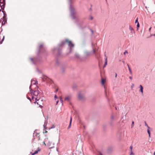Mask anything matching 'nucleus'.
Wrapping results in <instances>:
<instances>
[{
    "mask_svg": "<svg viewBox=\"0 0 155 155\" xmlns=\"http://www.w3.org/2000/svg\"><path fill=\"white\" fill-rule=\"evenodd\" d=\"M3 20H4V23H5V24L7 22V19H3Z\"/></svg>",
    "mask_w": 155,
    "mask_h": 155,
    "instance_id": "obj_37",
    "label": "nucleus"
},
{
    "mask_svg": "<svg viewBox=\"0 0 155 155\" xmlns=\"http://www.w3.org/2000/svg\"><path fill=\"white\" fill-rule=\"evenodd\" d=\"M5 38V36H4L3 37V38L1 41H0V44H2V42L4 40Z\"/></svg>",
    "mask_w": 155,
    "mask_h": 155,
    "instance_id": "obj_33",
    "label": "nucleus"
},
{
    "mask_svg": "<svg viewBox=\"0 0 155 155\" xmlns=\"http://www.w3.org/2000/svg\"><path fill=\"white\" fill-rule=\"evenodd\" d=\"M147 127V128H148V129H150V127L149 126H148Z\"/></svg>",
    "mask_w": 155,
    "mask_h": 155,
    "instance_id": "obj_57",
    "label": "nucleus"
},
{
    "mask_svg": "<svg viewBox=\"0 0 155 155\" xmlns=\"http://www.w3.org/2000/svg\"><path fill=\"white\" fill-rule=\"evenodd\" d=\"M129 29L131 31V33L133 32L134 34L135 33V31H134V29L130 26Z\"/></svg>",
    "mask_w": 155,
    "mask_h": 155,
    "instance_id": "obj_18",
    "label": "nucleus"
},
{
    "mask_svg": "<svg viewBox=\"0 0 155 155\" xmlns=\"http://www.w3.org/2000/svg\"><path fill=\"white\" fill-rule=\"evenodd\" d=\"M97 155H103L100 152H98V153L97 154Z\"/></svg>",
    "mask_w": 155,
    "mask_h": 155,
    "instance_id": "obj_38",
    "label": "nucleus"
},
{
    "mask_svg": "<svg viewBox=\"0 0 155 155\" xmlns=\"http://www.w3.org/2000/svg\"><path fill=\"white\" fill-rule=\"evenodd\" d=\"M129 78L130 79H132V77L131 76H130L129 77Z\"/></svg>",
    "mask_w": 155,
    "mask_h": 155,
    "instance_id": "obj_54",
    "label": "nucleus"
},
{
    "mask_svg": "<svg viewBox=\"0 0 155 155\" xmlns=\"http://www.w3.org/2000/svg\"><path fill=\"white\" fill-rule=\"evenodd\" d=\"M118 118L116 116V115L112 113L111 114L110 119L115 121L117 120Z\"/></svg>",
    "mask_w": 155,
    "mask_h": 155,
    "instance_id": "obj_6",
    "label": "nucleus"
},
{
    "mask_svg": "<svg viewBox=\"0 0 155 155\" xmlns=\"http://www.w3.org/2000/svg\"><path fill=\"white\" fill-rule=\"evenodd\" d=\"M31 155H35V154L34 153V152L33 153H32V152H31Z\"/></svg>",
    "mask_w": 155,
    "mask_h": 155,
    "instance_id": "obj_51",
    "label": "nucleus"
},
{
    "mask_svg": "<svg viewBox=\"0 0 155 155\" xmlns=\"http://www.w3.org/2000/svg\"><path fill=\"white\" fill-rule=\"evenodd\" d=\"M140 91L143 94V87L141 85H140Z\"/></svg>",
    "mask_w": 155,
    "mask_h": 155,
    "instance_id": "obj_19",
    "label": "nucleus"
},
{
    "mask_svg": "<svg viewBox=\"0 0 155 155\" xmlns=\"http://www.w3.org/2000/svg\"><path fill=\"white\" fill-rule=\"evenodd\" d=\"M58 89H56L55 90V92H57L58 91Z\"/></svg>",
    "mask_w": 155,
    "mask_h": 155,
    "instance_id": "obj_56",
    "label": "nucleus"
},
{
    "mask_svg": "<svg viewBox=\"0 0 155 155\" xmlns=\"http://www.w3.org/2000/svg\"><path fill=\"white\" fill-rule=\"evenodd\" d=\"M45 132H43V133L44 134L45 133H47L48 132L47 131H46V129H45Z\"/></svg>",
    "mask_w": 155,
    "mask_h": 155,
    "instance_id": "obj_48",
    "label": "nucleus"
},
{
    "mask_svg": "<svg viewBox=\"0 0 155 155\" xmlns=\"http://www.w3.org/2000/svg\"><path fill=\"white\" fill-rule=\"evenodd\" d=\"M104 64L107 65V58H105V62Z\"/></svg>",
    "mask_w": 155,
    "mask_h": 155,
    "instance_id": "obj_30",
    "label": "nucleus"
},
{
    "mask_svg": "<svg viewBox=\"0 0 155 155\" xmlns=\"http://www.w3.org/2000/svg\"><path fill=\"white\" fill-rule=\"evenodd\" d=\"M70 100V97L69 96H67L64 98L65 101H69Z\"/></svg>",
    "mask_w": 155,
    "mask_h": 155,
    "instance_id": "obj_23",
    "label": "nucleus"
},
{
    "mask_svg": "<svg viewBox=\"0 0 155 155\" xmlns=\"http://www.w3.org/2000/svg\"><path fill=\"white\" fill-rule=\"evenodd\" d=\"M55 126H54V125H53L51 127L48 128V129L50 130L51 129H52V128H55Z\"/></svg>",
    "mask_w": 155,
    "mask_h": 155,
    "instance_id": "obj_31",
    "label": "nucleus"
},
{
    "mask_svg": "<svg viewBox=\"0 0 155 155\" xmlns=\"http://www.w3.org/2000/svg\"><path fill=\"white\" fill-rule=\"evenodd\" d=\"M58 102H59L58 100L57 101H56V105H57L58 103Z\"/></svg>",
    "mask_w": 155,
    "mask_h": 155,
    "instance_id": "obj_49",
    "label": "nucleus"
},
{
    "mask_svg": "<svg viewBox=\"0 0 155 155\" xmlns=\"http://www.w3.org/2000/svg\"><path fill=\"white\" fill-rule=\"evenodd\" d=\"M67 1L69 5V10L70 12L71 16L72 19L75 20V22H78V20L77 18L76 15L77 13V11L76 8L72 5L74 2V0H67Z\"/></svg>",
    "mask_w": 155,
    "mask_h": 155,
    "instance_id": "obj_3",
    "label": "nucleus"
},
{
    "mask_svg": "<svg viewBox=\"0 0 155 155\" xmlns=\"http://www.w3.org/2000/svg\"><path fill=\"white\" fill-rule=\"evenodd\" d=\"M145 125L147 126V127L148 126V125L147 124V123L145 122Z\"/></svg>",
    "mask_w": 155,
    "mask_h": 155,
    "instance_id": "obj_50",
    "label": "nucleus"
},
{
    "mask_svg": "<svg viewBox=\"0 0 155 155\" xmlns=\"http://www.w3.org/2000/svg\"><path fill=\"white\" fill-rule=\"evenodd\" d=\"M134 121H133L132 122V124H131L132 127L133 126H134Z\"/></svg>",
    "mask_w": 155,
    "mask_h": 155,
    "instance_id": "obj_44",
    "label": "nucleus"
},
{
    "mask_svg": "<svg viewBox=\"0 0 155 155\" xmlns=\"http://www.w3.org/2000/svg\"><path fill=\"white\" fill-rule=\"evenodd\" d=\"M40 135L39 133H37L36 135H35L37 137H38V136Z\"/></svg>",
    "mask_w": 155,
    "mask_h": 155,
    "instance_id": "obj_43",
    "label": "nucleus"
},
{
    "mask_svg": "<svg viewBox=\"0 0 155 155\" xmlns=\"http://www.w3.org/2000/svg\"><path fill=\"white\" fill-rule=\"evenodd\" d=\"M151 28H151V27H150V28H149V31H150V30H151Z\"/></svg>",
    "mask_w": 155,
    "mask_h": 155,
    "instance_id": "obj_59",
    "label": "nucleus"
},
{
    "mask_svg": "<svg viewBox=\"0 0 155 155\" xmlns=\"http://www.w3.org/2000/svg\"><path fill=\"white\" fill-rule=\"evenodd\" d=\"M31 98L32 99H33L35 98V97H34L33 96H32L31 97Z\"/></svg>",
    "mask_w": 155,
    "mask_h": 155,
    "instance_id": "obj_55",
    "label": "nucleus"
},
{
    "mask_svg": "<svg viewBox=\"0 0 155 155\" xmlns=\"http://www.w3.org/2000/svg\"><path fill=\"white\" fill-rule=\"evenodd\" d=\"M126 53L127 54L128 52L127 51H125L124 52V55H125Z\"/></svg>",
    "mask_w": 155,
    "mask_h": 155,
    "instance_id": "obj_42",
    "label": "nucleus"
},
{
    "mask_svg": "<svg viewBox=\"0 0 155 155\" xmlns=\"http://www.w3.org/2000/svg\"><path fill=\"white\" fill-rule=\"evenodd\" d=\"M77 88V85L75 84H74L72 86V88L73 90H75Z\"/></svg>",
    "mask_w": 155,
    "mask_h": 155,
    "instance_id": "obj_20",
    "label": "nucleus"
},
{
    "mask_svg": "<svg viewBox=\"0 0 155 155\" xmlns=\"http://www.w3.org/2000/svg\"><path fill=\"white\" fill-rule=\"evenodd\" d=\"M58 98L57 96L56 95H55V96H54V99H55V100H56V99H57Z\"/></svg>",
    "mask_w": 155,
    "mask_h": 155,
    "instance_id": "obj_41",
    "label": "nucleus"
},
{
    "mask_svg": "<svg viewBox=\"0 0 155 155\" xmlns=\"http://www.w3.org/2000/svg\"><path fill=\"white\" fill-rule=\"evenodd\" d=\"M78 98L80 100H84V97L81 94L79 93L78 94Z\"/></svg>",
    "mask_w": 155,
    "mask_h": 155,
    "instance_id": "obj_12",
    "label": "nucleus"
},
{
    "mask_svg": "<svg viewBox=\"0 0 155 155\" xmlns=\"http://www.w3.org/2000/svg\"><path fill=\"white\" fill-rule=\"evenodd\" d=\"M35 131L34 132V133H33V137H34V134L35 133Z\"/></svg>",
    "mask_w": 155,
    "mask_h": 155,
    "instance_id": "obj_61",
    "label": "nucleus"
},
{
    "mask_svg": "<svg viewBox=\"0 0 155 155\" xmlns=\"http://www.w3.org/2000/svg\"><path fill=\"white\" fill-rule=\"evenodd\" d=\"M65 43H67L69 47L70 51L69 53L71 52L74 45L72 42L68 39H66L64 41H62L58 45V47L52 49V51L53 53L57 57H63V55L62 54V50Z\"/></svg>",
    "mask_w": 155,
    "mask_h": 155,
    "instance_id": "obj_1",
    "label": "nucleus"
},
{
    "mask_svg": "<svg viewBox=\"0 0 155 155\" xmlns=\"http://www.w3.org/2000/svg\"><path fill=\"white\" fill-rule=\"evenodd\" d=\"M113 150V147L112 146H110L109 147L107 150V153H110L112 152Z\"/></svg>",
    "mask_w": 155,
    "mask_h": 155,
    "instance_id": "obj_7",
    "label": "nucleus"
},
{
    "mask_svg": "<svg viewBox=\"0 0 155 155\" xmlns=\"http://www.w3.org/2000/svg\"><path fill=\"white\" fill-rule=\"evenodd\" d=\"M36 103H37V104H38V105H40V104H38V102H36Z\"/></svg>",
    "mask_w": 155,
    "mask_h": 155,
    "instance_id": "obj_63",
    "label": "nucleus"
},
{
    "mask_svg": "<svg viewBox=\"0 0 155 155\" xmlns=\"http://www.w3.org/2000/svg\"><path fill=\"white\" fill-rule=\"evenodd\" d=\"M5 24V23H3V21H2V26H1V27H2V26H3V25H4Z\"/></svg>",
    "mask_w": 155,
    "mask_h": 155,
    "instance_id": "obj_40",
    "label": "nucleus"
},
{
    "mask_svg": "<svg viewBox=\"0 0 155 155\" xmlns=\"http://www.w3.org/2000/svg\"><path fill=\"white\" fill-rule=\"evenodd\" d=\"M27 98H28V100H30V101H31V98H30L28 96H27Z\"/></svg>",
    "mask_w": 155,
    "mask_h": 155,
    "instance_id": "obj_39",
    "label": "nucleus"
},
{
    "mask_svg": "<svg viewBox=\"0 0 155 155\" xmlns=\"http://www.w3.org/2000/svg\"><path fill=\"white\" fill-rule=\"evenodd\" d=\"M117 73H115V78H116V77H117Z\"/></svg>",
    "mask_w": 155,
    "mask_h": 155,
    "instance_id": "obj_60",
    "label": "nucleus"
},
{
    "mask_svg": "<svg viewBox=\"0 0 155 155\" xmlns=\"http://www.w3.org/2000/svg\"><path fill=\"white\" fill-rule=\"evenodd\" d=\"M40 150L41 149L39 147H38V150H36L34 152V153L35 154H37L38 152L40 151Z\"/></svg>",
    "mask_w": 155,
    "mask_h": 155,
    "instance_id": "obj_25",
    "label": "nucleus"
},
{
    "mask_svg": "<svg viewBox=\"0 0 155 155\" xmlns=\"http://www.w3.org/2000/svg\"><path fill=\"white\" fill-rule=\"evenodd\" d=\"M42 80L43 81H46L47 82H49L51 83V82H53L52 80L48 78L47 77L45 76V77L42 78Z\"/></svg>",
    "mask_w": 155,
    "mask_h": 155,
    "instance_id": "obj_4",
    "label": "nucleus"
},
{
    "mask_svg": "<svg viewBox=\"0 0 155 155\" xmlns=\"http://www.w3.org/2000/svg\"><path fill=\"white\" fill-rule=\"evenodd\" d=\"M39 93L40 92L38 90H37V91L35 90L34 91L33 93V95L35 96H37L39 94Z\"/></svg>",
    "mask_w": 155,
    "mask_h": 155,
    "instance_id": "obj_11",
    "label": "nucleus"
},
{
    "mask_svg": "<svg viewBox=\"0 0 155 155\" xmlns=\"http://www.w3.org/2000/svg\"><path fill=\"white\" fill-rule=\"evenodd\" d=\"M127 66L128 67V69H129V71L130 72V73L131 74H132V71L131 70V69L130 68V67L128 64H127Z\"/></svg>",
    "mask_w": 155,
    "mask_h": 155,
    "instance_id": "obj_27",
    "label": "nucleus"
},
{
    "mask_svg": "<svg viewBox=\"0 0 155 155\" xmlns=\"http://www.w3.org/2000/svg\"><path fill=\"white\" fill-rule=\"evenodd\" d=\"M35 102H34L35 103H36V102H37V101H38L39 100H40V99H37V98H35Z\"/></svg>",
    "mask_w": 155,
    "mask_h": 155,
    "instance_id": "obj_35",
    "label": "nucleus"
},
{
    "mask_svg": "<svg viewBox=\"0 0 155 155\" xmlns=\"http://www.w3.org/2000/svg\"><path fill=\"white\" fill-rule=\"evenodd\" d=\"M115 121L114 120L110 119L108 124L111 127H112L114 125V122Z\"/></svg>",
    "mask_w": 155,
    "mask_h": 155,
    "instance_id": "obj_9",
    "label": "nucleus"
},
{
    "mask_svg": "<svg viewBox=\"0 0 155 155\" xmlns=\"http://www.w3.org/2000/svg\"><path fill=\"white\" fill-rule=\"evenodd\" d=\"M106 65L104 64V66H103V68H104L105 67H106Z\"/></svg>",
    "mask_w": 155,
    "mask_h": 155,
    "instance_id": "obj_53",
    "label": "nucleus"
},
{
    "mask_svg": "<svg viewBox=\"0 0 155 155\" xmlns=\"http://www.w3.org/2000/svg\"><path fill=\"white\" fill-rule=\"evenodd\" d=\"M90 30L91 31L92 34H93L94 33V31H93V30H92L91 29H90Z\"/></svg>",
    "mask_w": 155,
    "mask_h": 155,
    "instance_id": "obj_36",
    "label": "nucleus"
},
{
    "mask_svg": "<svg viewBox=\"0 0 155 155\" xmlns=\"http://www.w3.org/2000/svg\"><path fill=\"white\" fill-rule=\"evenodd\" d=\"M91 52L87 51H84L85 56H86V57L89 56L91 54Z\"/></svg>",
    "mask_w": 155,
    "mask_h": 155,
    "instance_id": "obj_10",
    "label": "nucleus"
},
{
    "mask_svg": "<svg viewBox=\"0 0 155 155\" xmlns=\"http://www.w3.org/2000/svg\"><path fill=\"white\" fill-rule=\"evenodd\" d=\"M39 107L41 108H42L43 107L42 106L40 105H39Z\"/></svg>",
    "mask_w": 155,
    "mask_h": 155,
    "instance_id": "obj_47",
    "label": "nucleus"
},
{
    "mask_svg": "<svg viewBox=\"0 0 155 155\" xmlns=\"http://www.w3.org/2000/svg\"><path fill=\"white\" fill-rule=\"evenodd\" d=\"M40 135H39L38 137V140H41V138H40Z\"/></svg>",
    "mask_w": 155,
    "mask_h": 155,
    "instance_id": "obj_45",
    "label": "nucleus"
},
{
    "mask_svg": "<svg viewBox=\"0 0 155 155\" xmlns=\"http://www.w3.org/2000/svg\"><path fill=\"white\" fill-rule=\"evenodd\" d=\"M75 57H76L77 58H79L80 55L78 54L75 53Z\"/></svg>",
    "mask_w": 155,
    "mask_h": 155,
    "instance_id": "obj_28",
    "label": "nucleus"
},
{
    "mask_svg": "<svg viewBox=\"0 0 155 155\" xmlns=\"http://www.w3.org/2000/svg\"><path fill=\"white\" fill-rule=\"evenodd\" d=\"M59 61L58 60L57 58L55 62V65L56 66H58L59 65Z\"/></svg>",
    "mask_w": 155,
    "mask_h": 155,
    "instance_id": "obj_21",
    "label": "nucleus"
},
{
    "mask_svg": "<svg viewBox=\"0 0 155 155\" xmlns=\"http://www.w3.org/2000/svg\"><path fill=\"white\" fill-rule=\"evenodd\" d=\"M2 21V20L0 19V22L1 23Z\"/></svg>",
    "mask_w": 155,
    "mask_h": 155,
    "instance_id": "obj_62",
    "label": "nucleus"
},
{
    "mask_svg": "<svg viewBox=\"0 0 155 155\" xmlns=\"http://www.w3.org/2000/svg\"><path fill=\"white\" fill-rule=\"evenodd\" d=\"M2 0H0V3H1L2 2Z\"/></svg>",
    "mask_w": 155,
    "mask_h": 155,
    "instance_id": "obj_58",
    "label": "nucleus"
},
{
    "mask_svg": "<svg viewBox=\"0 0 155 155\" xmlns=\"http://www.w3.org/2000/svg\"><path fill=\"white\" fill-rule=\"evenodd\" d=\"M147 132L148 134H149V137H150V132L149 129H147Z\"/></svg>",
    "mask_w": 155,
    "mask_h": 155,
    "instance_id": "obj_29",
    "label": "nucleus"
},
{
    "mask_svg": "<svg viewBox=\"0 0 155 155\" xmlns=\"http://www.w3.org/2000/svg\"><path fill=\"white\" fill-rule=\"evenodd\" d=\"M29 89H30V94L31 95H33V93L34 91L33 90V89L31 88V85H30V87H29Z\"/></svg>",
    "mask_w": 155,
    "mask_h": 155,
    "instance_id": "obj_17",
    "label": "nucleus"
},
{
    "mask_svg": "<svg viewBox=\"0 0 155 155\" xmlns=\"http://www.w3.org/2000/svg\"><path fill=\"white\" fill-rule=\"evenodd\" d=\"M65 67L64 66H62L61 68V70L62 74H64L65 71Z\"/></svg>",
    "mask_w": 155,
    "mask_h": 155,
    "instance_id": "obj_13",
    "label": "nucleus"
},
{
    "mask_svg": "<svg viewBox=\"0 0 155 155\" xmlns=\"http://www.w3.org/2000/svg\"><path fill=\"white\" fill-rule=\"evenodd\" d=\"M60 101H61V103H62L63 102V100L62 99V98H61V99H60Z\"/></svg>",
    "mask_w": 155,
    "mask_h": 155,
    "instance_id": "obj_46",
    "label": "nucleus"
},
{
    "mask_svg": "<svg viewBox=\"0 0 155 155\" xmlns=\"http://www.w3.org/2000/svg\"><path fill=\"white\" fill-rule=\"evenodd\" d=\"M130 148L131 150V152L130 154V155H134V153L132 151L133 146H131L130 147Z\"/></svg>",
    "mask_w": 155,
    "mask_h": 155,
    "instance_id": "obj_24",
    "label": "nucleus"
},
{
    "mask_svg": "<svg viewBox=\"0 0 155 155\" xmlns=\"http://www.w3.org/2000/svg\"><path fill=\"white\" fill-rule=\"evenodd\" d=\"M2 12L3 13L4 15L3 17V19H7V14L5 11L4 10H2Z\"/></svg>",
    "mask_w": 155,
    "mask_h": 155,
    "instance_id": "obj_14",
    "label": "nucleus"
},
{
    "mask_svg": "<svg viewBox=\"0 0 155 155\" xmlns=\"http://www.w3.org/2000/svg\"><path fill=\"white\" fill-rule=\"evenodd\" d=\"M139 22H138V18H136V20H135V23H137Z\"/></svg>",
    "mask_w": 155,
    "mask_h": 155,
    "instance_id": "obj_34",
    "label": "nucleus"
},
{
    "mask_svg": "<svg viewBox=\"0 0 155 155\" xmlns=\"http://www.w3.org/2000/svg\"><path fill=\"white\" fill-rule=\"evenodd\" d=\"M105 79H103V78H101V83L102 84V85L104 86V88L105 89V86H104V82H105ZM105 96L106 97H107V93L106 92V91L105 89Z\"/></svg>",
    "mask_w": 155,
    "mask_h": 155,
    "instance_id": "obj_8",
    "label": "nucleus"
},
{
    "mask_svg": "<svg viewBox=\"0 0 155 155\" xmlns=\"http://www.w3.org/2000/svg\"><path fill=\"white\" fill-rule=\"evenodd\" d=\"M91 45L92 47V51L93 52V53L94 54H96V51H97V49H94V48H93V47L94 46V44L93 43H91Z\"/></svg>",
    "mask_w": 155,
    "mask_h": 155,
    "instance_id": "obj_15",
    "label": "nucleus"
},
{
    "mask_svg": "<svg viewBox=\"0 0 155 155\" xmlns=\"http://www.w3.org/2000/svg\"><path fill=\"white\" fill-rule=\"evenodd\" d=\"M137 30L138 29V28L140 27V24H139V22L137 23Z\"/></svg>",
    "mask_w": 155,
    "mask_h": 155,
    "instance_id": "obj_32",
    "label": "nucleus"
},
{
    "mask_svg": "<svg viewBox=\"0 0 155 155\" xmlns=\"http://www.w3.org/2000/svg\"><path fill=\"white\" fill-rule=\"evenodd\" d=\"M2 2L1 3H0V7L1 9H2V10H4L5 5V0H2Z\"/></svg>",
    "mask_w": 155,
    "mask_h": 155,
    "instance_id": "obj_5",
    "label": "nucleus"
},
{
    "mask_svg": "<svg viewBox=\"0 0 155 155\" xmlns=\"http://www.w3.org/2000/svg\"><path fill=\"white\" fill-rule=\"evenodd\" d=\"M31 83L33 84H36L37 83V81H35V80H31Z\"/></svg>",
    "mask_w": 155,
    "mask_h": 155,
    "instance_id": "obj_26",
    "label": "nucleus"
},
{
    "mask_svg": "<svg viewBox=\"0 0 155 155\" xmlns=\"http://www.w3.org/2000/svg\"><path fill=\"white\" fill-rule=\"evenodd\" d=\"M47 122L48 121L47 120L46 121H45L44 124L43 125L44 128L45 129H47L46 125Z\"/></svg>",
    "mask_w": 155,
    "mask_h": 155,
    "instance_id": "obj_22",
    "label": "nucleus"
},
{
    "mask_svg": "<svg viewBox=\"0 0 155 155\" xmlns=\"http://www.w3.org/2000/svg\"><path fill=\"white\" fill-rule=\"evenodd\" d=\"M37 49L38 50L37 56L34 58H30L31 62L35 64L41 61L42 57L41 55H42L43 56H47L48 55L46 48L44 46V44H40Z\"/></svg>",
    "mask_w": 155,
    "mask_h": 155,
    "instance_id": "obj_2",
    "label": "nucleus"
},
{
    "mask_svg": "<svg viewBox=\"0 0 155 155\" xmlns=\"http://www.w3.org/2000/svg\"><path fill=\"white\" fill-rule=\"evenodd\" d=\"M72 119L71 117V118H70V120L69 124V125L68 127V129H70L71 128V123H72Z\"/></svg>",
    "mask_w": 155,
    "mask_h": 155,
    "instance_id": "obj_16",
    "label": "nucleus"
},
{
    "mask_svg": "<svg viewBox=\"0 0 155 155\" xmlns=\"http://www.w3.org/2000/svg\"><path fill=\"white\" fill-rule=\"evenodd\" d=\"M153 154H154V155H155V152H154V153Z\"/></svg>",
    "mask_w": 155,
    "mask_h": 155,
    "instance_id": "obj_64",
    "label": "nucleus"
},
{
    "mask_svg": "<svg viewBox=\"0 0 155 155\" xmlns=\"http://www.w3.org/2000/svg\"><path fill=\"white\" fill-rule=\"evenodd\" d=\"M91 20H93V17L92 16H91Z\"/></svg>",
    "mask_w": 155,
    "mask_h": 155,
    "instance_id": "obj_52",
    "label": "nucleus"
}]
</instances>
